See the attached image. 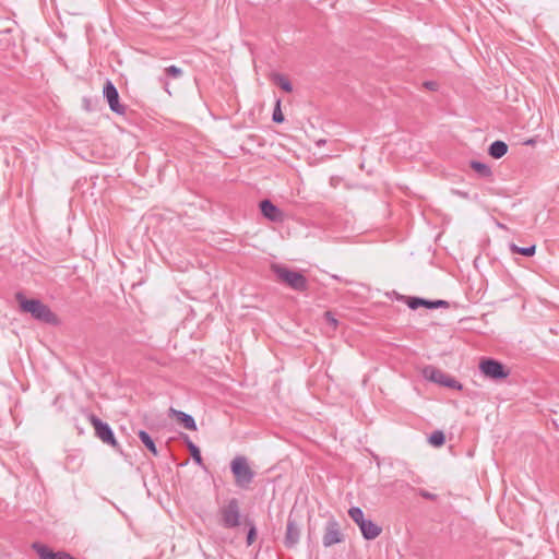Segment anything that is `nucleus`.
Instances as JSON below:
<instances>
[{"label": "nucleus", "mask_w": 559, "mask_h": 559, "mask_svg": "<svg viewBox=\"0 0 559 559\" xmlns=\"http://www.w3.org/2000/svg\"><path fill=\"white\" fill-rule=\"evenodd\" d=\"M15 298L21 311L29 313L33 319L51 325L59 323L58 317L41 300L27 299L22 293H16Z\"/></svg>", "instance_id": "1"}, {"label": "nucleus", "mask_w": 559, "mask_h": 559, "mask_svg": "<svg viewBox=\"0 0 559 559\" xmlns=\"http://www.w3.org/2000/svg\"><path fill=\"white\" fill-rule=\"evenodd\" d=\"M271 270L276 277L285 283L287 286L297 292H305L308 288V281L306 276L298 272L290 270L281 264H272Z\"/></svg>", "instance_id": "2"}, {"label": "nucleus", "mask_w": 559, "mask_h": 559, "mask_svg": "<svg viewBox=\"0 0 559 559\" xmlns=\"http://www.w3.org/2000/svg\"><path fill=\"white\" fill-rule=\"evenodd\" d=\"M219 522L225 528H235L240 525V503L231 498L218 509Z\"/></svg>", "instance_id": "3"}, {"label": "nucleus", "mask_w": 559, "mask_h": 559, "mask_svg": "<svg viewBox=\"0 0 559 559\" xmlns=\"http://www.w3.org/2000/svg\"><path fill=\"white\" fill-rule=\"evenodd\" d=\"M478 368L485 378L493 381H501L510 376V368L489 357L481 358Z\"/></svg>", "instance_id": "4"}, {"label": "nucleus", "mask_w": 559, "mask_h": 559, "mask_svg": "<svg viewBox=\"0 0 559 559\" xmlns=\"http://www.w3.org/2000/svg\"><path fill=\"white\" fill-rule=\"evenodd\" d=\"M348 515L359 526L364 538L371 540L381 534L382 528L371 520H366L360 508L352 507L348 510Z\"/></svg>", "instance_id": "5"}, {"label": "nucleus", "mask_w": 559, "mask_h": 559, "mask_svg": "<svg viewBox=\"0 0 559 559\" xmlns=\"http://www.w3.org/2000/svg\"><path fill=\"white\" fill-rule=\"evenodd\" d=\"M230 468L237 486L241 488L248 487L254 477V473L245 456H236L230 463Z\"/></svg>", "instance_id": "6"}, {"label": "nucleus", "mask_w": 559, "mask_h": 559, "mask_svg": "<svg viewBox=\"0 0 559 559\" xmlns=\"http://www.w3.org/2000/svg\"><path fill=\"white\" fill-rule=\"evenodd\" d=\"M90 421L95 429V435L104 443H107L114 448L118 447L114 432L107 423H104L95 415H90Z\"/></svg>", "instance_id": "7"}, {"label": "nucleus", "mask_w": 559, "mask_h": 559, "mask_svg": "<svg viewBox=\"0 0 559 559\" xmlns=\"http://www.w3.org/2000/svg\"><path fill=\"white\" fill-rule=\"evenodd\" d=\"M103 96L107 100L111 111L118 115L126 114V106L119 102V93L114 83L109 80L106 81L103 88Z\"/></svg>", "instance_id": "8"}, {"label": "nucleus", "mask_w": 559, "mask_h": 559, "mask_svg": "<svg viewBox=\"0 0 559 559\" xmlns=\"http://www.w3.org/2000/svg\"><path fill=\"white\" fill-rule=\"evenodd\" d=\"M343 542V535L340 531V525L336 521L331 520L326 523L322 543L325 547H331L334 544Z\"/></svg>", "instance_id": "9"}, {"label": "nucleus", "mask_w": 559, "mask_h": 559, "mask_svg": "<svg viewBox=\"0 0 559 559\" xmlns=\"http://www.w3.org/2000/svg\"><path fill=\"white\" fill-rule=\"evenodd\" d=\"M300 528L297 522L289 516L286 525L285 545L288 548L294 547L299 542Z\"/></svg>", "instance_id": "10"}, {"label": "nucleus", "mask_w": 559, "mask_h": 559, "mask_svg": "<svg viewBox=\"0 0 559 559\" xmlns=\"http://www.w3.org/2000/svg\"><path fill=\"white\" fill-rule=\"evenodd\" d=\"M260 210L262 215L271 222H281L283 218L282 211L267 199L260 202Z\"/></svg>", "instance_id": "11"}, {"label": "nucleus", "mask_w": 559, "mask_h": 559, "mask_svg": "<svg viewBox=\"0 0 559 559\" xmlns=\"http://www.w3.org/2000/svg\"><path fill=\"white\" fill-rule=\"evenodd\" d=\"M169 413L171 416H174L177 421L179 424H181L186 429H189V430H197V425H195V421H194V418L189 415V414H186L185 412H181V411H177L175 408H170L169 409Z\"/></svg>", "instance_id": "12"}, {"label": "nucleus", "mask_w": 559, "mask_h": 559, "mask_svg": "<svg viewBox=\"0 0 559 559\" xmlns=\"http://www.w3.org/2000/svg\"><path fill=\"white\" fill-rule=\"evenodd\" d=\"M423 374L426 379L436 382L438 384H442L445 380L447 373L442 370L435 368L433 366H427L423 370Z\"/></svg>", "instance_id": "13"}, {"label": "nucleus", "mask_w": 559, "mask_h": 559, "mask_svg": "<svg viewBox=\"0 0 559 559\" xmlns=\"http://www.w3.org/2000/svg\"><path fill=\"white\" fill-rule=\"evenodd\" d=\"M164 72H165V76H166V78H160V79H159V82L163 84L164 90H165L168 94H170V92H169V90H168V85H169V83H168V81H167V78H171V79H179V78H181V76H182L183 71H182V69H181V68H179V67H177V66H174V64H173V66H169V67L165 68V71H164Z\"/></svg>", "instance_id": "14"}, {"label": "nucleus", "mask_w": 559, "mask_h": 559, "mask_svg": "<svg viewBox=\"0 0 559 559\" xmlns=\"http://www.w3.org/2000/svg\"><path fill=\"white\" fill-rule=\"evenodd\" d=\"M508 152L506 142L497 140L489 145L488 153L491 157L498 159L504 156Z\"/></svg>", "instance_id": "15"}, {"label": "nucleus", "mask_w": 559, "mask_h": 559, "mask_svg": "<svg viewBox=\"0 0 559 559\" xmlns=\"http://www.w3.org/2000/svg\"><path fill=\"white\" fill-rule=\"evenodd\" d=\"M469 166L473 170H475L477 173V175L480 177V178H491L492 177V171H491V168L485 164V163H481V162H478V160H472L469 163Z\"/></svg>", "instance_id": "16"}, {"label": "nucleus", "mask_w": 559, "mask_h": 559, "mask_svg": "<svg viewBox=\"0 0 559 559\" xmlns=\"http://www.w3.org/2000/svg\"><path fill=\"white\" fill-rule=\"evenodd\" d=\"M510 250H511L512 253H518V254H522V255H525V257H532V255L535 254L536 246L532 245V246H528V247H519L515 243H511L510 245Z\"/></svg>", "instance_id": "17"}, {"label": "nucleus", "mask_w": 559, "mask_h": 559, "mask_svg": "<svg viewBox=\"0 0 559 559\" xmlns=\"http://www.w3.org/2000/svg\"><path fill=\"white\" fill-rule=\"evenodd\" d=\"M139 438L140 440L145 444V447L156 456L158 455V451L156 449V445L153 441V439L151 438V436L144 431V430H141L139 432Z\"/></svg>", "instance_id": "18"}, {"label": "nucleus", "mask_w": 559, "mask_h": 559, "mask_svg": "<svg viewBox=\"0 0 559 559\" xmlns=\"http://www.w3.org/2000/svg\"><path fill=\"white\" fill-rule=\"evenodd\" d=\"M407 305L411 309H418L419 307H426V308H430V300L428 299H424V298H419V297H409L408 298V301H407Z\"/></svg>", "instance_id": "19"}, {"label": "nucleus", "mask_w": 559, "mask_h": 559, "mask_svg": "<svg viewBox=\"0 0 559 559\" xmlns=\"http://www.w3.org/2000/svg\"><path fill=\"white\" fill-rule=\"evenodd\" d=\"M187 447H188L194 462L199 465H202L203 460L201 456L200 449L188 437H187Z\"/></svg>", "instance_id": "20"}, {"label": "nucleus", "mask_w": 559, "mask_h": 559, "mask_svg": "<svg viewBox=\"0 0 559 559\" xmlns=\"http://www.w3.org/2000/svg\"><path fill=\"white\" fill-rule=\"evenodd\" d=\"M429 442L433 445V447H441L444 444L445 442V437L443 435L442 431L440 430H437V431H433L430 437H429Z\"/></svg>", "instance_id": "21"}, {"label": "nucleus", "mask_w": 559, "mask_h": 559, "mask_svg": "<svg viewBox=\"0 0 559 559\" xmlns=\"http://www.w3.org/2000/svg\"><path fill=\"white\" fill-rule=\"evenodd\" d=\"M275 81L280 85V87L283 88L285 92L289 93L293 91L292 83L284 75L277 74L275 76Z\"/></svg>", "instance_id": "22"}, {"label": "nucleus", "mask_w": 559, "mask_h": 559, "mask_svg": "<svg viewBox=\"0 0 559 559\" xmlns=\"http://www.w3.org/2000/svg\"><path fill=\"white\" fill-rule=\"evenodd\" d=\"M441 385H443L445 388H450V389L462 390V384L459 381H456L454 378H452L448 374Z\"/></svg>", "instance_id": "23"}, {"label": "nucleus", "mask_w": 559, "mask_h": 559, "mask_svg": "<svg viewBox=\"0 0 559 559\" xmlns=\"http://www.w3.org/2000/svg\"><path fill=\"white\" fill-rule=\"evenodd\" d=\"M272 119L276 123H281V122L284 121V116H283V112L281 110V100L280 99L276 100V105H275V108H274V111H273Z\"/></svg>", "instance_id": "24"}, {"label": "nucleus", "mask_w": 559, "mask_h": 559, "mask_svg": "<svg viewBox=\"0 0 559 559\" xmlns=\"http://www.w3.org/2000/svg\"><path fill=\"white\" fill-rule=\"evenodd\" d=\"M449 304L445 300H430L429 309L447 308Z\"/></svg>", "instance_id": "25"}, {"label": "nucleus", "mask_w": 559, "mask_h": 559, "mask_svg": "<svg viewBox=\"0 0 559 559\" xmlns=\"http://www.w3.org/2000/svg\"><path fill=\"white\" fill-rule=\"evenodd\" d=\"M324 318H325V321L332 325L333 328H336L337 325V320L335 319L334 314L331 312V311H326L324 313Z\"/></svg>", "instance_id": "26"}, {"label": "nucleus", "mask_w": 559, "mask_h": 559, "mask_svg": "<svg viewBox=\"0 0 559 559\" xmlns=\"http://www.w3.org/2000/svg\"><path fill=\"white\" fill-rule=\"evenodd\" d=\"M255 537H257V531H255L254 525H252L247 535V544L251 545L255 540Z\"/></svg>", "instance_id": "27"}, {"label": "nucleus", "mask_w": 559, "mask_h": 559, "mask_svg": "<svg viewBox=\"0 0 559 559\" xmlns=\"http://www.w3.org/2000/svg\"><path fill=\"white\" fill-rule=\"evenodd\" d=\"M451 193L453 195H457V197L463 198V199H469V193L468 192H465V191H462V190H459V189H452Z\"/></svg>", "instance_id": "28"}, {"label": "nucleus", "mask_w": 559, "mask_h": 559, "mask_svg": "<svg viewBox=\"0 0 559 559\" xmlns=\"http://www.w3.org/2000/svg\"><path fill=\"white\" fill-rule=\"evenodd\" d=\"M419 495L425 498V499H428V500H435L437 498V496L435 493H431L429 491H426L424 489H420L419 490Z\"/></svg>", "instance_id": "29"}, {"label": "nucleus", "mask_w": 559, "mask_h": 559, "mask_svg": "<svg viewBox=\"0 0 559 559\" xmlns=\"http://www.w3.org/2000/svg\"><path fill=\"white\" fill-rule=\"evenodd\" d=\"M436 85H437V84H436L435 82H431V81H429V82H426V83H425V86H426L427 88H429V90H435V88H436Z\"/></svg>", "instance_id": "30"}]
</instances>
